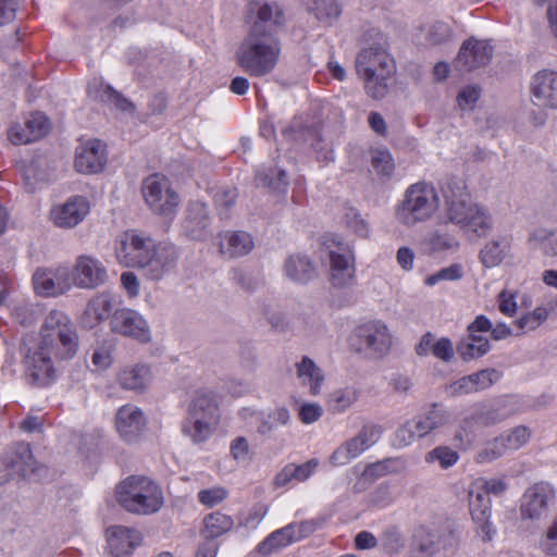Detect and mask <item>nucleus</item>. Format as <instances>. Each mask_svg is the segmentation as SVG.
Instances as JSON below:
<instances>
[{"label": "nucleus", "mask_w": 557, "mask_h": 557, "mask_svg": "<svg viewBox=\"0 0 557 557\" xmlns=\"http://www.w3.org/2000/svg\"><path fill=\"white\" fill-rule=\"evenodd\" d=\"M115 256L125 267L138 268L153 281L162 278L176 263V249L154 242L136 231H126L116 239Z\"/></svg>", "instance_id": "f257e3e1"}, {"label": "nucleus", "mask_w": 557, "mask_h": 557, "mask_svg": "<svg viewBox=\"0 0 557 557\" xmlns=\"http://www.w3.org/2000/svg\"><path fill=\"white\" fill-rule=\"evenodd\" d=\"M443 212L447 223L457 225L466 234L485 237L493 230V218L488 209L472 201L466 182L451 177L441 186Z\"/></svg>", "instance_id": "f03ea898"}, {"label": "nucleus", "mask_w": 557, "mask_h": 557, "mask_svg": "<svg viewBox=\"0 0 557 557\" xmlns=\"http://www.w3.org/2000/svg\"><path fill=\"white\" fill-rule=\"evenodd\" d=\"M282 45L275 32H262L250 26L238 44L234 60L236 65L250 77H264L276 67Z\"/></svg>", "instance_id": "7ed1b4c3"}, {"label": "nucleus", "mask_w": 557, "mask_h": 557, "mask_svg": "<svg viewBox=\"0 0 557 557\" xmlns=\"http://www.w3.org/2000/svg\"><path fill=\"white\" fill-rule=\"evenodd\" d=\"M115 498L127 512L141 516L153 515L164 505L161 486L145 475H129L121 481Z\"/></svg>", "instance_id": "20e7f679"}, {"label": "nucleus", "mask_w": 557, "mask_h": 557, "mask_svg": "<svg viewBox=\"0 0 557 557\" xmlns=\"http://www.w3.org/2000/svg\"><path fill=\"white\" fill-rule=\"evenodd\" d=\"M220 422L219 403L213 391L199 388L188 404L182 433L194 444L207 442Z\"/></svg>", "instance_id": "39448f33"}, {"label": "nucleus", "mask_w": 557, "mask_h": 557, "mask_svg": "<svg viewBox=\"0 0 557 557\" xmlns=\"http://www.w3.org/2000/svg\"><path fill=\"white\" fill-rule=\"evenodd\" d=\"M440 208V195L432 183L417 182L407 187L395 208L396 221L408 227L430 221Z\"/></svg>", "instance_id": "423d86ee"}, {"label": "nucleus", "mask_w": 557, "mask_h": 557, "mask_svg": "<svg viewBox=\"0 0 557 557\" xmlns=\"http://www.w3.org/2000/svg\"><path fill=\"white\" fill-rule=\"evenodd\" d=\"M356 70L367 94L374 99H382L387 92V79L395 72V62L385 49L369 47L357 54Z\"/></svg>", "instance_id": "0eeeda50"}, {"label": "nucleus", "mask_w": 557, "mask_h": 557, "mask_svg": "<svg viewBox=\"0 0 557 557\" xmlns=\"http://www.w3.org/2000/svg\"><path fill=\"white\" fill-rule=\"evenodd\" d=\"M40 334L38 345L41 349H49L55 360H67L76 355L79 344L76 325L64 312L50 311L44 320Z\"/></svg>", "instance_id": "6e6552de"}, {"label": "nucleus", "mask_w": 557, "mask_h": 557, "mask_svg": "<svg viewBox=\"0 0 557 557\" xmlns=\"http://www.w3.org/2000/svg\"><path fill=\"white\" fill-rule=\"evenodd\" d=\"M322 245L330 261L329 282L337 289L348 288L356 280L355 257L349 246L334 235L323 237Z\"/></svg>", "instance_id": "1a4fd4ad"}, {"label": "nucleus", "mask_w": 557, "mask_h": 557, "mask_svg": "<svg viewBox=\"0 0 557 557\" xmlns=\"http://www.w3.org/2000/svg\"><path fill=\"white\" fill-rule=\"evenodd\" d=\"M449 421L450 413L441 405L433 404L430 409L398 428L395 433V444L400 447L408 446L417 437H424Z\"/></svg>", "instance_id": "9d476101"}, {"label": "nucleus", "mask_w": 557, "mask_h": 557, "mask_svg": "<svg viewBox=\"0 0 557 557\" xmlns=\"http://www.w3.org/2000/svg\"><path fill=\"white\" fill-rule=\"evenodd\" d=\"M348 346L356 352L383 356L392 346V334L385 323L369 321L354 329L348 337Z\"/></svg>", "instance_id": "9b49d317"}, {"label": "nucleus", "mask_w": 557, "mask_h": 557, "mask_svg": "<svg viewBox=\"0 0 557 557\" xmlns=\"http://www.w3.org/2000/svg\"><path fill=\"white\" fill-rule=\"evenodd\" d=\"M141 191L148 207L160 215L172 214L180 203L178 195L171 188L169 180L161 174L146 177Z\"/></svg>", "instance_id": "f8f14e48"}, {"label": "nucleus", "mask_w": 557, "mask_h": 557, "mask_svg": "<svg viewBox=\"0 0 557 557\" xmlns=\"http://www.w3.org/2000/svg\"><path fill=\"white\" fill-rule=\"evenodd\" d=\"M110 330L114 334L140 344H149L152 339L151 327L147 319L132 308L116 309L110 320Z\"/></svg>", "instance_id": "ddd939ff"}, {"label": "nucleus", "mask_w": 557, "mask_h": 557, "mask_svg": "<svg viewBox=\"0 0 557 557\" xmlns=\"http://www.w3.org/2000/svg\"><path fill=\"white\" fill-rule=\"evenodd\" d=\"M382 429L376 424H366L356 436L341 444L330 456V462L334 467L345 466L359 457L367 449L379 442Z\"/></svg>", "instance_id": "4468645a"}, {"label": "nucleus", "mask_w": 557, "mask_h": 557, "mask_svg": "<svg viewBox=\"0 0 557 557\" xmlns=\"http://www.w3.org/2000/svg\"><path fill=\"white\" fill-rule=\"evenodd\" d=\"M556 493L552 484L537 482L525 490L521 497L520 516L522 520L540 521L547 517L549 506L555 502Z\"/></svg>", "instance_id": "2eb2a0df"}, {"label": "nucleus", "mask_w": 557, "mask_h": 557, "mask_svg": "<svg viewBox=\"0 0 557 557\" xmlns=\"http://www.w3.org/2000/svg\"><path fill=\"white\" fill-rule=\"evenodd\" d=\"M23 349L26 351L25 366L27 376L32 383L37 386H46L50 384L55 375L53 360L54 355L49 349H41V346L27 348L26 339L22 343Z\"/></svg>", "instance_id": "dca6fc26"}, {"label": "nucleus", "mask_w": 557, "mask_h": 557, "mask_svg": "<svg viewBox=\"0 0 557 557\" xmlns=\"http://www.w3.org/2000/svg\"><path fill=\"white\" fill-rule=\"evenodd\" d=\"M529 91L533 106L541 110H557V72H536L530 81Z\"/></svg>", "instance_id": "f3484780"}, {"label": "nucleus", "mask_w": 557, "mask_h": 557, "mask_svg": "<svg viewBox=\"0 0 557 557\" xmlns=\"http://www.w3.org/2000/svg\"><path fill=\"white\" fill-rule=\"evenodd\" d=\"M35 292L41 296H59L71 289V272L65 265L37 269L33 275Z\"/></svg>", "instance_id": "a211bd4d"}, {"label": "nucleus", "mask_w": 557, "mask_h": 557, "mask_svg": "<svg viewBox=\"0 0 557 557\" xmlns=\"http://www.w3.org/2000/svg\"><path fill=\"white\" fill-rule=\"evenodd\" d=\"M72 275L73 284L86 289L99 287L108 281V271L103 263L88 255H82L76 259Z\"/></svg>", "instance_id": "6ab92c4d"}, {"label": "nucleus", "mask_w": 557, "mask_h": 557, "mask_svg": "<svg viewBox=\"0 0 557 557\" xmlns=\"http://www.w3.org/2000/svg\"><path fill=\"white\" fill-rule=\"evenodd\" d=\"M147 421L144 412L134 405L122 406L115 414V428L120 437L128 444L136 443L143 435Z\"/></svg>", "instance_id": "aec40b11"}, {"label": "nucleus", "mask_w": 557, "mask_h": 557, "mask_svg": "<svg viewBox=\"0 0 557 557\" xmlns=\"http://www.w3.org/2000/svg\"><path fill=\"white\" fill-rule=\"evenodd\" d=\"M119 297L109 290L95 294L85 308L82 322L86 327L92 329L101 322L112 319L113 312L119 309Z\"/></svg>", "instance_id": "412c9836"}, {"label": "nucleus", "mask_w": 557, "mask_h": 557, "mask_svg": "<svg viewBox=\"0 0 557 557\" xmlns=\"http://www.w3.org/2000/svg\"><path fill=\"white\" fill-rule=\"evenodd\" d=\"M493 57V47L488 41L470 38L460 47L456 66L470 72L486 66Z\"/></svg>", "instance_id": "4be33fe9"}, {"label": "nucleus", "mask_w": 557, "mask_h": 557, "mask_svg": "<svg viewBox=\"0 0 557 557\" xmlns=\"http://www.w3.org/2000/svg\"><path fill=\"white\" fill-rule=\"evenodd\" d=\"M90 205L87 198L75 196L64 203L52 208L50 216L52 222L62 228H72L78 225L89 213Z\"/></svg>", "instance_id": "5701e85b"}, {"label": "nucleus", "mask_w": 557, "mask_h": 557, "mask_svg": "<svg viewBox=\"0 0 557 557\" xmlns=\"http://www.w3.org/2000/svg\"><path fill=\"white\" fill-rule=\"evenodd\" d=\"M107 163L106 146L98 139L79 144L75 153V169L79 173L94 174L102 171Z\"/></svg>", "instance_id": "b1692460"}, {"label": "nucleus", "mask_w": 557, "mask_h": 557, "mask_svg": "<svg viewBox=\"0 0 557 557\" xmlns=\"http://www.w3.org/2000/svg\"><path fill=\"white\" fill-rule=\"evenodd\" d=\"M5 474L0 478V484L9 478H28L38 471L29 445L18 444L4 457Z\"/></svg>", "instance_id": "393cba45"}, {"label": "nucleus", "mask_w": 557, "mask_h": 557, "mask_svg": "<svg viewBox=\"0 0 557 557\" xmlns=\"http://www.w3.org/2000/svg\"><path fill=\"white\" fill-rule=\"evenodd\" d=\"M491 505L490 497L472 483L469 490L470 513L473 521L480 527L484 541H491L495 534V529L490 521Z\"/></svg>", "instance_id": "a878e982"}, {"label": "nucleus", "mask_w": 557, "mask_h": 557, "mask_svg": "<svg viewBox=\"0 0 557 557\" xmlns=\"http://www.w3.org/2000/svg\"><path fill=\"white\" fill-rule=\"evenodd\" d=\"M219 252L226 259L248 255L255 246L251 235L245 231H226L219 234Z\"/></svg>", "instance_id": "bb28decb"}, {"label": "nucleus", "mask_w": 557, "mask_h": 557, "mask_svg": "<svg viewBox=\"0 0 557 557\" xmlns=\"http://www.w3.org/2000/svg\"><path fill=\"white\" fill-rule=\"evenodd\" d=\"M108 546L114 557L129 555L138 544V532L122 525H114L107 530Z\"/></svg>", "instance_id": "cd10ccee"}, {"label": "nucleus", "mask_w": 557, "mask_h": 557, "mask_svg": "<svg viewBox=\"0 0 557 557\" xmlns=\"http://www.w3.org/2000/svg\"><path fill=\"white\" fill-rule=\"evenodd\" d=\"M512 238L510 236H496L485 243L479 252V259L485 268L499 265L510 256Z\"/></svg>", "instance_id": "c85d7f7f"}, {"label": "nucleus", "mask_w": 557, "mask_h": 557, "mask_svg": "<svg viewBox=\"0 0 557 557\" xmlns=\"http://www.w3.org/2000/svg\"><path fill=\"white\" fill-rule=\"evenodd\" d=\"M250 13L255 15L251 26H259L262 32H274V26L283 23V11L276 2H252Z\"/></svg>", "instance_id": "c756f323"}, {"label": "nucleus", "mask_w": 557, "mask_h": 557, "mask_svg": "<svg viewBox=\"0 0 557 557\" xmlns=\"http://www.w3.org/2000/svg\"><path fill=\"white\" fill-rule=\"evenodd\" d=\"M209 227L208 210L205 203L190 202L184 221V230L193 239H202Z\"/></svg>", "instance_id": "7c9ffc66"}, {"label": "nucleus", "mask_w": 557, "mask_h": 557, "mask_svg": "<svg viewBox=\"0 0 557 557\" xmlns=\"http://www.w3.org/2000/svg\"><path fill=\"white\" fill-rule=\"evenodd\" d=\"M296 374L301 385L309 388L311 395L314 396L320 393L324 374L311 358L305 356L296 363Z\"/></svg>", "instance_id": "2f4dec72"}, {"label": "nucleus", "mask_w": 557, "mask_h": 557, "mask_svg": "<svg viewBox=\"0 0 557 557\" xmlns=\"http://www.w3.org/2000/svg\"><path fill=\"white\" fill-rule=\"evenodd\" d=\"M557 308V297H552L536 306L533 311L525 313L515 322L521 332L534 331L544 323L549 313Z\"/></svg>", "instance_id": "473e14b6"}, {"label": "nucleus", "mask_w": 557, "mask_h": 557, "mask_svg": "<svg viewBox=\"0 0 557 557\" xmlns=\"http://www.w3.org/2000/svg\"><path fill=\"white\" fill-rule=\"evenodd\" d=\"M284 271L287 277L298 283H307L317 275L313 263L302 256H290L285 261Z\"/></svg>", "instance_id": "72a5a7b5"}, {"label": "nucleus", "mask_w": 557, "mask_h": 557, "mask_svg": "<svg viewBox=\"0 0 557 557\" xmlns=\"http://www.w3.org/2000/svg\"><path fill=\"white\" fill-rule=\"evenodd\" d=\"M490 341L476 334H468L457 345V352L465 361H470L486 355L490 350Z\"/></svg>", "instance_id": "f704fd0d"}, {"label": "nucleus", "mask_w": 557, "mask_h": 557, "mask_svg": "<svg viewBox=\"0 0 557 557\" xmlns=\"http://www.w3.org/2000/svg\"><path fill=\"white\" fill-rule=\"evenodd\" d=\"M234 527L232 517L220 511L211 512L203 518L201 534L208 541H212L224 533L231 531Z\"/></svg>", "instance_id": "c9c22d12"}, {"label": "nucleus", "mask_w": 557, "mask_h": 557, "mask_svg": "<svg viewBox=\"0 0 557 557\" xmlns=\"http://www.w3.org/2000/svg\"><path fill=\"white\" fill-rule=\"evenodd\" d=\"M151 379L150 369L147 366L125 368L119 374V382L125 389L141 391L147 387Z\"/></svg>", "instance_id": "e433bc0d"}, {"label": "nucleus", "mask_w": 557, "mask_h": 557, "mask_svg": "<svg viewBox=\"0 0 557 557\" xmlns=\"http://www.w3.org/2000/svg\"><path fill=\"white\" fill-rule=\"evenodd\" d=\"M360 396L358 388L345 386L333 391L327 398L326 405L332 413H343L348 410Z\"/></svg>", "instance_id": "4c0bfd02"}, {"label": "nucleus", "mask_w": 557, "mask_h": 557, "mask_svg": "<svg viewBox=\"0 0 557 557\" xmlns=\"http://www.w3.org/2000/svg\"><path fill=\"white\" fill-rule=\"evenodd\" d=\"M530 244L549 257L557 256V230L536 227L529 235Z\"/></svg>", "instance_id": "58836bf2"}, {"label": "nucleus", "mask_w": 557, "mask_h": 557, "mask_svg": "<svg viewBox=\"0 0 557 557\" xmlns=\"http://www.w3.org/2000/svg\"><path fill=\"white\" fill-rule=\"evenodd\" d=\"M293 532L294 531L290 527V523L278 530H275L259 544V553L262 555H269L274 550L284 548L292 543H295L296 540L294 539Z\"/></svg>", "instance_id": "ea45409f"}, {"label": "nucleus", "mask_w": 557, "mask_h": 557, "mask_svg": "<svg viewBox=\"0 0 557 557\" xmlns=\"http://www.w3.org/2000/svg\"><path fill=\"white\" fill-rule=\"evenodd\" d=\"M310 11L321 24L331 26L339 18L342 5L338 0H314Z\"/></svg>", "instance_id": "a19ab883"}, {"label": "nucleus", "mask_w": 557, "mask_h": 557, "mask_svg": "<svg viewBox=\"0 0 557 557\" xmlns=\"http://www.w3.org/2000/svg\"><path fill=\"white\" fill-rule=\"evenodd\" d=\"M290 422V413L286 407H277L271 410L264 417L258 428L257 432L261 435H269L280 426H285Z\"/></svg>", "instance_id": "79ce46f5"}, {"label": "nucleus", "mask_w": 557, "mask_h": 557, "mask_svg": "<svg viewBox=\"0 0 557 557\" xmlns=\"http://www.w3.org/2000/svg\"><path fill=\"white\" fill-rule=\"evenodd\" d=\"M88 94L103 103L114 106L121 111H129L133 109V104L109 85H101V88L97 92H94L92 87L89 86Z\"/></svg>", "instance_id": "37998d69"}, {"label": "nucleus", "mask_w": 557, "mask_h": 557, "mask_svg": "<svg viewBox=\"0 0 557 557\" xmlns=\"http://www.w3.org/2000/svg\"><path fill=\"white\" fill-rule=\"evenodd\" d=\"M454 37L451 26L443 21L431 23L425 29V40L431 46H441L449 42Z\"/></svg>", "instance_id": "c03bdc74"}, {"label": "nucleus", "mask_w": 557, "mask_h": 557, "mask_svg": "<svg viewBox=\"0 0 557 557\" xmlns=\"http://www.w3.org/2000/svg\"><path fill=\"white\" fill-rule=\"evenodd\" d=\"M256 183L278 193L284 191L288 185L287 175L284 170H276L275 173L272 170L269 173L258 171Z\"/></svg>", "instance_id": "a18cd8bd"}, {"label": "nucleus", "mask_w": 557, "mask_h": 557, "mask_svg": "<svg viewBox=\"0 0 557 557\" xmlns=\"http://www.w3.org/2000/svg\"><path fill=\"white\" fill-rule=\"evenodd\" d=\"M27 132L29 133L28 138H18V141H36L48 134L50 123L48 119L41 113L32 114L26 121Z\"/></svg>", "instance_id": "49530a36"}, {"label": "nucleus", "mask_w": 557, "mask_h": 557, "mask_svg": "<svg viewBox=\"0 0 557 557\" xmlns=\"http://www.w3.org/2000/svg\"><path fill=\"white\" fill-rule=\"evenodd\" d=\"M428 244L433 251L456 250L459 247L458 238L454 234L442 230L432 232Z\"/></svg>", "instance_id": "de8ad7c7"}, {"label": "nucleus", "mask_w": 557, "mask_h": 557, "mask_svg": "<svg viewBox=\"0 0 557 557\" xmlns=\"http://www.w3.org/2000/svg\"><path fill=\"white\" fill-rule=\"evenodd\" d=\"M459 459L457 451L448 446H437L425 456L426 462L437 461L443 469L453 467Z\"/></svg>", "instance_id": "09e8293b"}, {"label": "nucleus", "mask_w": 557, "mask_h": 557, "mask_svg": "<svg viewBox=\"0 0 557 557\" xmlns=\"http://www.w3.org/2000/svg\"><path fill=\"white\" fill-rule=\"evenodd\" d=\"M371 164L375 173L384 177H391L395 170L394 159L387 150L373 151Z\"/></svg>", "instance_id": "8fccbe9b"}, {"label": "nucleus", "mask_w": 557, "mask_h": 557, "mask_svg": "<svg viewBox=\"0 0 557 557\" xmlns=\"http://www.w3.org/2000/svg\"><path fill=\"white\" fill-rule=\"evenodd\" d=\"M500 437L505 442L507 450H517L529 442L531 431L524 425H519L511 429L506 434L500 435Z\"/></svg>", "instance_id": "3c124183"}, {"label": "nucleus", "mask_w": 557, "mask_h": 557, "mask_svg": "<svg viewBox=\"0 0 557 557\" xmlns=\"http://www.w3.org/2000/svg\"><path fill=\"white\" fill-rule=\"evenodd\" d=\"M475 423L474 418H466L460 422L454 435V443L457 448L465 449L472 444Z\"/></svg>", "instance_id": "603ef678"}, {"label": "nucleus", "mask_w": 557, "mask_h": 557, "mask_svg": "<svg viewBox=\"0 0 557 557\" xmlns=\"http://www.w3.org/2000/svg\"><path fill=\"white\" fill-rule=\"evenodd\" d=\"M506 451L505 442L499 436L488 442L485 447L478 453L475 460L479 463L491 462L502 457Z\"/></svg>", "instance_id": "864d4df0"}, {"label": "nucleus", "mask_w": 557, "mask_h": 557, "mask_svg": "<svg viewBox=\"0 0 557 557\" xmlns=\"http://www.w3.org/2000/svg\"><path fill=\"white\" fill-rule=\"evenodd\" d=\"M463 276L462 265L459 263L443 268L434 274L429 275L424 283L428 286H434L442 281H458Z\"/></svg>", "instance_id": "5fc2aeb1"}, {"label": "nucleus", "mask_w": 557, "mask_h": 557, "mask_svg": "<svg viewBox=\"0 0 557 557\" xmlns=\"http://www.w3.org/2000/svg\"><path fill=\"white\" fill-rule=\"evenodd\" d=\"M344 222L359 237L369 236L370 228L367 221L354 208H347L344 214Z\"/></svg>", "instance_id": "6e6d98bb"}, {"label": "nucleus", "mask_w": 557, "mask_h": 557, "mask_svg": "<svg viewBox=\"0 0 557 557\" xmlns=\"http://www.w3.org/2000/svg\"><path fill=\"white\" fill-rule=\"evenodd\" d=\"M540 549L549 557H557V511L540 541Z\"/></svg>", "instance_id": "4d7b16f0"}, {"label": "nucleus", "mask_w": 557, "mask_h": 557, "mask_svg": "<svg viewBox=\"0 0 557 557\" xmlns=\"http://www.w3.org/2000/svg\"><path fill=\"white\" fill-rule=\"evenodd\" d=\"M40 160L21 164V172L28 191H33L37 183L45 181L46 175L39 171Z\"/></svg>", "instance_id": "13d9d810"}, {"label": "nucleus", "mask_w": 557, "mask_h": 557, "mask_svg": "<svg viewBox=\"0 0 557 557\" xmlns=\"http://www.w3.org/2000/svg\"><path fill=\"white\" fill-rule=\"evenodd\" d=\"M228 496L226 488L213 486L198 492L197 498L206 507H214L225 500Z\"/></svg>", "instance_id": "bf43d9fd"}, {"label": "nucleus", "mask_w": 557, "mask_h": 557, "mask_svg": "<svg viewBox=\"0 0 557 557\" xmlns=\"http://www.w3.org/2000/svg\"><path fill=\"white\" fill-rule=\"evenodd\" d=\"M39 314V309L29 304L16 305L12 310V318L21 325L27 326L33 324Z\"/></svg>", "instance_id": "052dcab7"}, {"label": "nucleus", "mask_w": 557, "mask_h": 557, "mask_svg": "<svg viewBox=\"0 0 557 557\" xmlns=\"http://www.w3.org/2000/svg\"><path fill=\"white\" fill-rule=\"evenodd\" d=\"M488 497L490 495L500 496L507 491V483L503 479H478L473 482Z\"/></svg>", "instance_id": "680f3d73"}, {"label": "nucleus", "mask_w": 557, "mask_h": 557, "mask_svg": "<svg viewBox=\"0 0 557 557\" xmlns=\"http://www.w3.org/2000/svg\"><path fill=\"white\" fill-rule=\"evenodd\" d=\"M473 380L475 392L491 387L499 379V373L495 369H485L470 374Z\"/></svg>", "instance_id": "e2e57ef3"}, {"label": "nucleus", "mask_w": 557, "mask_h": 557, "mask_svg": "<svg viewBox=\"0 0 557 557\" xmlns=\"http://www.w3.org/2000/svg\"><path fill=\"white\" fill-rule=\"evenodd\" d=\"M323 414V408L317 403H305L298 409V418L304 424L317 422Z\"/></svg>", "instance_id": "0e129e2a"}, {"label": "nucleus", "mask_w": 557, "mask_h": 557, "mask_svg": "<svg viewBox=\"0 0 557 557\" xmlns=\"http://www.w3.org/2000/svg\"><path fill=\"white\" fill-rule=\"evenodd\" d=\"M481 96V90L475 86H468L463 88L457 96V102L461 110H472L475 107L479 98Z\"/></svg>", "instance_id": "69168bd1"}, {"label": "nucleus", "mask_w": 557, "mask_h": 557, "mask_svg": "<svg viewBox=\"0 0 557 557\" xmlns=\"http://www.w3.org/2000/svg\"><path fill=\"white\" fill-rule=\"evenodd\" d=\"M455 355L453 342L448 337L437 338L433 356L444 362L453 360Z\"/></svg>", "instance_id": "338daca9"}, {"label": "nucleus", "mask_w": 557, "mask_h": 557, "mask_svg": "<svg viewBox=\"0 0 557 557\" xmlns=\"http://www.w3.org/2000/svg\"><path fill=\"white\" fill-rule=\"evenodd\" d=\"M92 364L97 370H106L112 363V355L109 347H97L91 356Z\"/></svg>", "instance_id": "774afa93"}]
</instances>
